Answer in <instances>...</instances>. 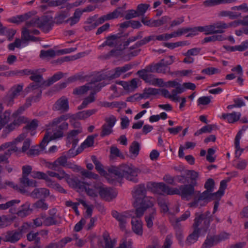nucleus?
<instances>
[{"label": "nucleus", "instance_id": "obj_21", "mask_svg": "<svg viewBox=\"0 0 248 248\" xmlns=\"http://www.w3.org/2000/svg\"><path fill=\"white\" fill-rule=\"evenodd\" d=\"M81 129H77L73 130L69 132L67 135V140L68 144H72V148H75L79 141L77 136L78 134L82 133Z\"/></svg>", "mask_w": 248, "mask_h": 248}, {"label": "nucleus", "instance_id": "obj_36", "mask_svg": "<svg viewBox=\"0 0 248 248\" xmlns=\"http://www.w3.org/2000/svg\"><path fill=\"white\" fill-rule=\"evenodd\" d=\"M234 0H207L204 1L203 4L205 6L211 7L220 4L231 3L234 2Z\"/></svg>", "mask_w": 248, "mask_h": 248}, {"label": "nucleus", "instance_id": "obj_31", "mask_svg": "<svg viewBox=\"0 0 248 248\" xmlns=\"http://www.w3.org/2000/svg\"><path fill=\"white\" fill-rule=\"evenodd\" d=\"M156 73L171 75L173 74L170 70V67L167 66L164 63V59H161L158 62L156 63Z\"/></svg>", "mask_w": 248, "mask_h": 248}, {"label": "nucleus", "instance_id": "obj_44", "mask_svg": "<svg viewBox=\"0 0 248 248\" xmlns=\"http://www.w3.org/2000/svg\"><path fill=\"white\" fill-rule=\"evenodd\" d=\"M124 8L119 7L112 12L108 13L109 16H110V17L111 20L117 18L119 16H124Z\"/></svg>", "mask_w": 248, "mask_h": 248}, {"label": "nucleus", "instance_id": "obj_39", "mask_svg": "<svg viewBox=\"0 0 248 248\" xmlns=\"http://www.w3.org/2000/svg\"><path fill=\"white\" fill-rule=\"evenodd\" d=\"M20 183L23 187L32 186L35 187L36 186V182L33 180H30L28 176L22 175V177L20 178Z\"/></svg>", "mask_w": 248, "mask_h": 248}, {"label": "nucleus", "instance_id": "obj_41", "mask_svg": "<svg viewBox=\"0 0 248 248\" xmlns=\"http://www.w3.org/2000/svg\"><path fill=\"white\" fill-rule=\"evenodd\" d=\"M23 86L21 84L15 85L13 86L9 91L7 92L8 93L12 95L13 97L16 98L19 94L20 92L23 90Z\"/></svg>", "mask_w": 248, "mask_h": 248}, {"label": "nucleus", "instance_id": "obj_59", "mask_svg": "<svg viewBox=\"0 0 248 248\" xmlns=\"http://www.w3.org/2000/svg\"><path fill=\"white\" fill-rule=\"evenodd\" d=\"M152 40H155V35H150L146 37L140 41L137 42L136 43V46L140 47Z\"/></svg>", "mask_w": 248, "mask_h": 248}, {"label": "nucleus", "instance_id": "obj_50", "mask_svg": "<svg viewBox=\"0 0 248 248\" xmlns=\"http://www.w3.org/2000/svg\"><path fill=\"white\" fill-rule=\"evenodd\" d=\"M68 16V12H61L55 17L56 24H60L62 23H65V20H66V18Z\"/></svg>", "mask_w": 248, "mask_h": 248}, {"label": "nucleus", "instance_id": "obj_24", "mask_svg": "<svg viewBox=\"0 0 248 248\" xmlns=\"http://www.w3.org/2000/svg\"><path fill=\"white\" fill-rule=\"evenodd\" d=\"M38 28L44 32H47L51 29L50 20L46 16L39 17Z\"/></svg>", "mask_w": 248, "mask_h": 248}, {"label": "nucleus", "instance_id": "obj_57", "mask_svg": "<svg viewBox=\"0 0 248 248\" xmlns=\"http://www.w3.org/2000/svg\"><path fill=\"white\" fill-rule=\"evenodd\" d=\"M225 39V38L222 35H214L204 38L203 41L204 43H208L216 41H220L224 40Z\"/></svg>", "mask_w": 248, "mask_h": 248}, {"label": "nucleus", "instance_id": "obj_10", "mask_svg": "<svg viewBox=\"0 0 248 248\" xmlns=\"http://www.w3.org/2000/svg\"><path fill=\"white\" fill-rule=\"evenodd\" d=\"M147 189L144 184H140L135 186L132 191V196L135 200V204L141 202L146 196Z\"/></svg>", "mask_w": 248, "mask_h": 248}, {"label": "nucleus", "instance_id": "obj_47", "mask_svg": "<svg viewBox=\"0 0 248 248\" xmlns=\"http://www.w3.org/2000/svg\"><path fill=\"white\" fill-rule=\"evenodd\" d=\"M219 15L221 16H229L232 19H234L241 16L240 13L228 11H221L219 14Z\"/></svg>", "mask_w": 248, "mask_h": 248}, {"label": "nucleus", "instance_id": "obj_55", "mask_svg": "<svg viewBox=\"0 0 248 248\" xmlns=\"http://www.w3.org/2000/svg\"><path fill=\"white\" fill-rule=\"evenodd\" d=\"M42 94V91L40 90L39 91V93H38L37 95L35 96H31V97H29L26 99V102L24 104V105L26 107V108H28L30 107L31 105V102L32 101L34 102H36L38 101L39 98L40 97Z\"/></svg>", "mask_w": 248, "mask_h": 248}, {"label": "nucleus", "instance_id": "obj_14", "mask_svg": "<svg viewBox=\"0 0 248 248\" xmlns=\"http://www.w3.org/2000/svg\"><path fill=\"white\" fill-rule=\"evenodd\" d=\"M229 28L227 24L224 22L219 21L209 25L208 29H209L210 32L205 33V34L222 33L224 32V30Z\"/></svg>", "mask_w": 248, "mask_h": 248}, {"label": "nucleus", "instance_id": "obj_58", "mask_svg": "<svg viewBox=\"0 0 248 248\" xmlns=\"http://www.w3.org/2000/svg\"><path fill=\"white\" fill-rule=\"evenodd\" d=\"M33 207L34 208L41 209L42 210H46L48 209V205L45 202L44 200H39L33 204Z\"/></svg>", "mask_w": 248, "mask_h": 248}, {"label": "nucleus", "instance_id": "obj_30", "mask_svg": "<svg viewBox=\"0 0 248 248\" xmlns=\"http://www.w3.org/2000/svg\"><path fill=\"white\" fill-rule=\"evenodd\" d=\"M49 195V190L46 188H35L31 193L33 198H46Z\"/></svg>", "mask_w": 248, "mask_h": 248}, {"label": "nucleus", "instance_id": "obj_3", "mask_svg": "<svg viewBox=\"0 0 248 248\" xmlns=\"http://www.w3.org/2000/svg\"><path fill=\"white\" fill-rule=\"evenodd\" d=\"M46 174L47 176L56 177L59 180L65 179L70 186H81V184H82L78 178H71L70 176L62 168H57L56 170L54 171L48 170Z\"/></svg>", "mask_w": 248, "mask_h": 248}, {"label": "nucleus", "instance_id": "obj_19", "mask_svg": "<svg viewBox=\"0 0 248 248\" xmlns=\"http://www.w3.org/2000/svg\"><path fill=\"white\" fill-rule=\"evenodd\" d=\"M4 107L0 104V130L3 128L9 122L11 110L8 109L2 112Z\"/></svg>", "mask_w": 248, "mask_h": 248}, {"label": "nucleus", "instance_id": "obj_5", "mask_svg": "<svg viewBox=\"0 0 248 248\" xmlns=\"http://www.w3.org/2000/svg\"><path fill=\"white\" fill-rule=\"evenodd\" d=\"M190 212L186 211L180 217H172L170 221L175 231L176 236L178 241L181 242L183 239L182 227L180 221H185L190 216Z\"/></svg>", "mask_w": 248, "mask_h": 248}, {"label": "nucleus", "instance_id": "obj_6", "mask_svg": "<svg viewBox=\"0 0 248 248\" xmlns=\"http://www.w3.org/2000/svg\"><path fill=\"white\" fill-rule=\"evenodd\" d=\"M195 218L192 225V227L199 232L205 233L208 230L210 223L206 218H204L202 215H200V213H196L195 214Z\"/></svg>", "mask_w": 248, "mask_h": 248}, {"label": "nucleus", "instance_id": "obj_9", "mask_svg": "<svg viewBox=\"0 0 248 248\" xmlns=\"http://www.w3.org/2000/svg\"><path fill=\"white\" fill-rule=\"evenodd\" d=\"M95 188L99 193L100 197L106 201H110L115 198L117 195V192L110 187L102 186H96Z\"/></svg>", "mask_w": 248, "mask_h": 248}, {"label": "nucleus", "instance_id": "obj_27", "mask_svg": "<svg viewBox=\"0 0 248 248\" xmlns=\"http://www.w3.org/2000/svg\"><path fill=\"white\" fill-rule=\"evenodd\" d=\"M132 67V65L130 64H127L124 65L123 67H118L114 69V73L111 75L108 78L109 79H112L119 78L122 73H124L129 70L131 69Z\"/></svg>", "mask_w": 248, "mask_h": 248}, {"label": "nucleus", "instance_id": "obj_64", "mask_svg": "<svg viewBox=\"0 0 248 248\" xmlns=\"http://www.w3.org/2000/svg\"><path fill=\"white\" fill-rule=\"evenodd\" d=\"M38 21L39 17L34 16L32 18L30 21L26 22V28H29L30 27H37L38 28Z\"/></svg>", "mask_w": 248, "mask_h": 248}, {"label": "nucleus", "instance_id": "obj_13", "mask_svg": "<svg viewBox=\"0 0 248 248\" xmlns=\"http://www.w3.org/2000/svg\"><path fill=\"white\" fill-rule=\"evenodd\" d=\"M67 157L65 155H62L58 157L53 162H48L46 164V166L48 168L53 170H56L57 168H61L60 166L66 167L68 168H72L71 166H69L67 163Z\"/></svg>", "mask_w": 248, "mask_h": 248}, {"label": "nucleus", "instance_id": "obj_63", "mask_svg": "<svg viewBox=\"0 0 248 248\" xmlns=\"http://www.w3.org/2000/svg\"><path fill=\"white\" fill-rule=\"evenodd\" d=\"M171 18L169 16H163L159 19L155 20L156 27L166 24L170 21Z\"/></svg>", "mask_w": 248, "mask_h": 248}, {"label": "nucleus", "instance_id": "obj_40", "mask_svg": "<svg viewBox=\"0 0 248 248\" xmlns=\"http://www.w3.org/2000/svg\"><path fill=\"white\" fill-rule=\"evenodd\" d=\"M154 199L151 197L146 196L142 202H139L135 206L142 205L147 209L152 207L154 205Z\"/></svg>", "mask_w": 248, "mask_h": 248}, {"label": "nucleus", "instance_id": "obj_25", "mask_svg": "<svg viewBox=\"0 0 248 248\" xmlns=\"http://www.w3.org/2000/svg\"><path fill=\"white\" fill-rule=\"evenodd\" d=\"M172 236L171 235H168L166 237L163 245L161 248L159 243L156 240L154 241L152 245L149 246L147 248H170L172 244Z\"/></svg>", "mask_w": 248, "mask_h": 248}, {"label": "nucleus", "instance_id": "obj_2", "mask_svg": "<svg viewBox=\"0 0 248 248\" xmlns=\"http://www.w3.org/2000/svg\"><path fill=\"white\" fill-rule=\"evenodd\" d=\"M65 115H62L54 119L47 125V129L40 146L42 150L45 149L46 144L51 140L61 138L63 136L64 131L68 129V124L64 122L67 119Z\"/></svg>", "mask_w": 248, "mask_h": 248}, {"label": "nucleus", "instance_id": "obj_23", "mask_svg": "<svg viewBox=\"0 0 248 248\" xmlns=\"http://www.w3.org/2000/svg\"><path fill=\"white\" fill-rule=\"evenodd\" d=\"M32 209L30 208V204L28 202H26L22 205L17 210H14L11 211L13 214H16L18 216L21 217H25L31 213Z\"/></svg>", "mask_w": 248, "mask_h": 248}, {"label": "nucleus", "instance_id": "obj_11", "mask_svg": "<svg viewBox=\"0 0 248 248\" xmlns=\"http://www.w3.org/2000/svg\"><path fill=\"white\" fill-rule=\"evenodd\" d=\"M124 36L121 34L111 35L107 37L106 41L102 45V46H108L110 47L121 45L123 41L124 40Z\"/></svg>", "mask_w": 248, "mask_h": 248}, {"label": "nucleus", "instance_id": "obj_42", "mask_svg": "<svg viewBox=\"0 0 248 248\" xmlns=\"http://www.w3.org/2000/svg\"><path fill=\"white\" fill-rule=\"evenodd\" d=\"M160 93L159 89H155L152 88H145L144 90L143 93L140 95L141 98H147L150 95H156Z\"/></svg>", "mask_w": 248, "mask_h": 248}, {"label": "nucleus", "instance_id": "obj_28", "mask_svg": "<svg viewBox=\"0 0 248 248\" xmlns=\"http://www.w3.org/2000/svg\"><path fill=\"white\" fill-rule=\"evenodd\" d=\"M81 16V10L78 8L75 11L73 15L65 20V23L69 24L72 27L79 22Z\"/></svg>", "mask_w": 248, "mask_h": 248}, {"label": "nucleus", "instance_id": "obj_26", "mask_svg": "<svg viewBox=\"0 0 248 248\" xmlns=\"http://www.w3.org/2000/svg\"><path fill=\"white\" fill-rule=\"evenodd\" d=\"M26 118L24 116H19L14 120L13 122L5 127L6 130L8 132H11L16 128L18 127L21 124L26 122Z\"/></svg>", "mask_w": 248, "mask_h": 248}, {"label": "nucleus", "instance_id": "obj_60", "mask_svg": "<svg viewBox=\"0 0 248 248\" xmlns=\"http://www.w3.org/2000/svg\"><path fill=\"white\" fill-rule=\"evenodd\" d=\"M94 144L93 138L91 136H88L85 141L81 144L80 148H82V151L85 148H88L93 146Z\"/></svg>", "mask_w": 248, "mask_h": 248}, {"label": "nucleus", "instance_id": "obj_34", "mask_svg": "<svg viewBox=\"0 0 248 248\" xmlns=\"http://www.w3.org/2000/svg\"><path fill=\"white\" fill-rule=\"evenodd\" d=\"M156 215L155 209L152 208L149 214L145 217L146 226L148 228H151L153 226V221L155 219Z\"/></svg>", "mask_w": 248, "mask_h": 248}, {"label": "nucleus", "instance_id": "obj_62", "mask_svg": "<svg viewBox=\"0 0 248 248\" xmlns=\"http://www.w3.org/2000/svg\"><path fill=\"white\" fill-rule=\"evenodd\" d=\"M189 44L187 41H180L176 43H167L165 44V46L168 48L173 49L179 46H186Z\"/></svg>", "mask_w": 248, "mask_h": 248}, {"label": "nucleus", "instance_id": "obj_53", "mask_svg": "<svg viewBox=\"0 0 248 248\" xmlns=\"http://www.w3.org/2000/svg\"><path fill=\"white\" fill-rule=\"evenodd\" d=\"M30 34V30L26 27L23 28L21 32V41L24 43L30 41V38L31 36Z\"/></svg>", "mask_w": 248, "mask_h": 248}, {"label": "nucleus", "instance_id": "obj_43", "mask_svg": "<svg viewBox=\"0 0 248 248\" xmlns=\"http://www.w3.org/2000/svg\"><path fill=\"white\" fill-rule=\"evenodd\" d=\"M20 201L19 200H13L7 202L4 204H0V210H6L11 208V212L14 208V206L16 204H19Z\"/></svg>", "mask_w": 248, "mask_h": 248}, {"label": "nucleus", "instance_id": "obj_8", "mask_svg": "<svg viewBox=\"0 0 248 248\" xmlns=\"http://www.w3.org/2000/svg\"><path fill=\"white\" fill-rule=\"evenodd\" d=\"M104 120L105 123L101 126L100 135L102 138L108 136L113 132V127L117 119L114 115H112L106 117Z\"/></svg>", "mask_w": 248, "mask_h": 248}, {"label": "nucleus", "instance_id": "obj_61", "mask_svg": "<svg viewBox=\"0 0 248 248\" xmlns=\"http://www.w3.org/2000/svg\"><path fill=\"white\" fill-rule=\"evenodd\" d=\"M124 18L126 20H129L133 18L139 17L136 10H128L124 11Z\"/></svg>", "mask_w": 248, "mask_h": 248}, {"label": "nucleus", "instance_id": "obj_22", "mask_svg": "<svg viewBox=\"0 0 248 248\" xmlns=\"http://www.w3.org/2000/svg\"><path fill=\"white\" fill-rule=\"evenodd\" d=\"M132 229L137 235H141L143 233L142 222L140 218L133 217L131 220Z\"/></svg>", "mask_w": 248, "mask_h": 248}, {"label": "nucleus", "instance_id": "obj_52", "mask_svg": "<svg viewBox=\"0 0 248 248\" xmlns=\"http://www.w3.org/2000/svg\"><path fill=\"white\" fill-rule=\"evenodd\" d=\"M149 7L150 5L148 4H139L136 10L139 17L140 16H143Z\"/></svg>", "mask_w": 248, "mask_h": 248}, {"label": "nucleus", "instance_id": "obj_48", "mask_svg": "<svg viewBox=\"0 0 248 248\" xmlns=\"http://www.w3.org/2000/svg\"><path fill=\"white\" fill-rule=\"evenodd\" d=\"M140 149V144L137 141H134L131 143L129 147V152L136 157L139 155Z\"/></svg>", "mask_w": 248, "mask_h": 248}, {"label": "nucleus", "instance_id": "obj_37", "mask_svg": "<svg viewBox=\"0 0 248 248\" xmlns=\"http://www.w3.org/2000/svg\"><path fill=\"white\" fill-rule=\"evenodd\" d=\"M64 74L62 72H58L55 74L52 77L44 81L46 86H50L53 83L58 81L63 77Z\"/></svg>", "mask_w": 248, "mask_h": 248}, {"label": "nucleus", "instance_id": "obj_20", "mask_svg": "<svg viewBox=\"0 0 248 248\" xmlns=\"http://www.w3.org/2000/svg\"><path fill=\"white\" fill-rule=\"evenodd\" d=\"M97 78V79L92 80L91 82L87 83L84 86L75 88L73 91V94L76 95H82L87 93L90 89H94V87L93 86V84H95L96 82L101 80V78Z\"/></svg>", "mask_w": 248, "mask_h": 248}, {"label": "nucleus", "instance_id": "obj_12", "mask_svg": "<svg viewBox=\"0 0 248 248\" xmlns=\"http://www.w3.org/2000/svg\"><path fill=\"white\" fill-rule=\"evenodd\" d=\"M106 85V84L103 82L98 83L97 85L94 86L93 89L94 91L92 92L89 96L87 97L83 100L82 104L78 107V109L79 110L85 108L89 104L94 102L95 99L94 97L95 92H99L100 89Z\"/></svg>", "mask_w": 248, "mask_h": 248}, {"label": "nucleus", "instance_id": "obj_4", "mask_svg": "<svg viewBox=\"0 0 248 248\" xmlns=\"http://www.w3.org/2000/svg\"><path fill=\"white\" fill-rule=\"evenodd\" d=\"M197 185L196 182H192L190 184L181 185L179 188H175V194L180 195L183 200L189 201L198 192L195 191L194 188Z\"/></svg>", "mask_w": 248, "mask_h": 248}, {"label": "nucleus", "instance_id": "obj_45", "mask_svg": "<svg viewBox=\"0 0 248 248\" xmlns=\"http://www.w3.org/2000/svg\"><path fill=\"white\" fill-rule=\"evenodd\" d=\"M39 232H31L27 234V239L30 241H34V244H40V238L38 236Z\"/></svg>", "mask_w": 248, "mask_h": 248}, {"label": "nucleus", "instance_id": "obj_54", "mask_svg": "<svg viewBox=\"0 0 248 248\" xmlns=\"http://www.w3.org/2000/svg\"><path fill=\"white\" fill-rule=\"evenodd\" d=\"M55 55V51L51 49L47 50H42L40 54V57L41 58H53Z\"/></svg>", "mask_w": 248, "mask_h": 248}, {"label": "nucleus", "instance_id": "obj_33", "mask_svg": "<svg viewBox=\"0 0 248 248\" xmlns=\"http://www.w3.org/2000/svg\"><path fill=\"white\" fill-rule=\"evenodd\" d=\"M193 229V232L187 236L186 241V244L188 246L195 243L198 240L201 233L198 230L195 229Z\"/></svg>", "mask_w": 248, "mask_h": 248}, {"label": "nucleus", "instance_id": "obj_17", "mask_svg": "<svg viewBox=\"0 0 248 248\" xmlns=\"http://www.w3.org/2000/svg\"><path fill=\"white\" fill-rule=\"evenodd\" d=\"M53 109L54 110L60 111L62 113L67 112L69 109L68 99L65 96L61 97L55 102Z\"/></svg>", "mask_w": 248, "mask_h": 248}, {"label": "nucleus", "instance_id": "obj_35", "mask_svg": "<svg viewBox=\"0 0 248 248\" xmlns=\"http://www.w3.org/2000/svg\"><path fill=\"white\" fill-rule=\"evenodd\" d=\"M79 182L82 184H81V186H72V187L73 188H78V189H79L82 190L85 189L87 194L90 196H91L93 197H95L97 196V192L95 191L94 189H92V188H90L89 187H87L85 186V184L84 182H81L80 180H79Z\"/></svg>", "mask_w": 248, "mask_h": 248}, {"label": "nucleus", "instance_id": "obj_49", "mask_svg": "<svg viewBox=\"0 0 248 248\" xmlns=\"http://www.w3.org/2000/svg\"><path fill=\"white\" fill-rule=\"evenodd\" d=\"M216 127L215 125L208 124L203 126L202 128L197 131L195 133L194 135L197 136H199L203 133H210L214 128Z\"/></svg>", "mask_w": 248, "mask_h": 248}, {"label": "nucleus", "instance_id": "obj_38", "mask_svg": "<svg viewBox=\"0 0 248 248\" xmlns=\"http://www.w3.org/2000/svg\"><path fill=\"white\" fill-rule=\"evenodd\" d=\"M215 185L214 181L213 179H209L206 182L204 185V187L206 189L204 192H207V195L215 199V195L211 192L213 191Z\"/></svg>", "mask_w": 248, "mask_h": 248}, {"label": "nucleus", "instance_id": "obj_32", "mask_svg": "<svg viewBox=\"0 0 248 248\" xmlns=\"http://www.w3.org/2000/svg\"><path fill=\"white\" fill-rule=\"evenodd\" d=\"M241 117L240 112H233L231 113H224L222 118L227 120L229 123H233L238 121Z\"/></svg>", "mask_w": 248, "mask_h": 248}, {"label": "nucleus", "instance_id": "obj_1", "mask_svg": "<svg viewBox=\"0 0 248 248\" xmlns=\"http://www.w3.org/2000/svg\"><path fill=\"white\" fill-rule=\"evenodd\" d=\"M108 173L106 178L109 183H113L117 179L124 178L126 180L134 183H138V175L140 173V170L132 164H122L118 167L110 166L108 169Z\"/></svg>", "mask_w": 248, "mask_h": 248}, {"label": "nucleus", "instance_id": "obj_7", "mask_svg": "<svg viewBox=\"0 0 248 248\" xmlns=\"http://www.w3.org/2000/svg\"><path fill=\"white\" fill-rule=\"evenodd\" d=\"M214 199H215L207 195V192H203L202 193H200V192L198 191L194 197L193 200L188 203V205L191 208H196L199 206L202 207L206 205L209 200Z\"/></svg>", "mask_w": 248, "mask_h": 248}, {"label": "nucleus", "instance_id": "obj_29", "mask_svg": "<svg viewBox=\"0 0 248 248\" xmlns=\"http://www.w3.org/2000/svg\"><path fill=\"white\" fill-rule=\"evenodd\" d=\"M98 17V15H95L93 16L88 17L86 21H85V25L84 26V29L87 31H90L95 29L97 26L96 19Z\"/></svg>", "mask_w": 248, "mask_h": 248}, {"label": "nucleus", "instance_id": "obj_46", "mask_svg": "<svg viewBox=\"0 0 248 248\" xmlns=\"http://www.w3.org/2000/svg\"><path fill=\"white\" fill-rule=\"evenodd\" d=\"M209 27V25L204 27H198L192 28V32L188 33L186 37H191L197 34L198 31L203 32L205 31L206 33L210 32L209 29H207Z\"/></svg>", "mask_w": 248, "mask_h": 248}, {"label": "nucleus", "instance_id": "obj_15", "mask_svg": "<svg viewBox=\"0 0 248 248\" xmlns=\"http://www.w3.org/2000/svg\"><path fill=\"white\" fill-rule=\"evenodd\" d=\"M152 186L157 190L160 192L161 194L174 195L175 194V188H172L163 183H152Z\"/></svg>", "mask_w": 248, "mask_h": 248}, {"label": "nucleus", "instance_id": "obj_18", "mask_svg": "<svg viewBox=\"0 0 248 248\" xmlns=\"http://www.w3.org/2000/svg\"><path fill=\"white\" fill-rule=\"evenodd\" d=\"M111 215L119 222L120 228L123 230H124L127 220L129 218V216L125 213H119L116 210L112 211Z\"/></svg>", "mask_w": 248, "mask_h": 248}, {"label": "nucleus", "instance_id": "obj_56", "mask_svg": "<svg viewBox=\"0 0 248 248\" xmlns=\"http://www.w3.org/2000/svg\"><path fill=\"white\" fill-rule=\"evenodd\" d=\"M60 223L58 221L56 217H47L46 218H45L43 220V224L46 226H50L54 225H57Z\"/></svg>", "mask_w": 248, "mask_h": 248}, {"label": "nucleus", "instance_id": "obj_51", "mask_svg": "<svg viewBox=\"0 0 248 248\" xmlns=\"http://www.w3.org/2000/svg\"><path fill=\"white\" fill-rule=\"evenodd\" d=\"M227 187V181L226 180H222L220 182V187L219 190L214 193L215 195V199L220 198L224 193V190Z\"/></svg>", "mask_w": 248, "mask_h": 248}, {"label": "nucleus", "instance_id": "obj_16", "mask_svg": "<svg viewBox=\"0 0 248 248\" xmlns=\"http://www.w3.org/2000/svg\"><path fill=\"white\" fill-rule=\"evenodd\" d=\"M22 236V230L19 231H11L6 232L3 238L5 242H9L12 243H15L17 242Z\"/></svg>", "mask_w": 248, "mask_h": 248}]
</instances>
